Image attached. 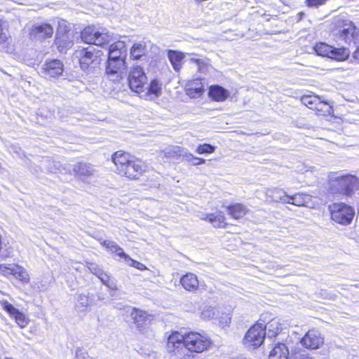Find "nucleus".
<instances>
[{"label": "nucleus", "mask_w": 359, "mask_h": 359, "mask_svg": "<svg viewBox=\"0 0 359 359\" xmlns=\"http://www.w3.org/2000/svg\"><path fill=\"white\" fill-rule=\"evenodd\" d=\"M111 158L117 173L130 180H137L145 171L144 163L129 153L118 151Z\"/></svg>", "instance_id": "f257e3e1"}, {"label": "nucleus", "mask_w": 359, "mask_h": 359, "mask_svg": "<svg viewBox=\"0 0 359 359\" xmlns=\"http://www.w3.org/2000/svg\"><path fill=\"white\" fill-rule=\"evenodd\" d=\"M183 344L184 349L181 348V354L183 356L181 359H194L193 353H201L208 349L211 341L209 338L198 333H184L181 331V344Z\"/></svg>", "instance_id": "f03ea898"}, {"label": "nucleus", "mask_w": 359, "mask_h": 359, "mask_svg": "<svg viewBox=\"0 0 359 359\" xmlns=\"http://www.w3.org/2000/svg\"><path fill=\"white\" fill-rule=\"evenodd\" d=\"M83 42L102 46L113 41L112 36L105 29H98L94 26L86 27L81 34Z\"/></svg>", "instance_id": "7ed1b4c3"}, {"label": "nucleus", "mask_w": 359, "mask_h": 359, "mask_svg": "<svg viewBox=\"0 0 359 359\" xmlns=\"http://www.w3.org/2000/svg\"><path fill=\"white\" fill-rule=\"evenodd\" d=\"M76 54L79 57L81 67L84 71L98 67L103 55L102 50L92 46L77 50Z\"/></svg>", "instance_id": "20e7f679"}, {"label": "nucleus", "mask_w": 359, "mask_h": 359, "mask_svg": "<svg viewBox=\"0 0 359 359\" xmlns=\"http://www.w3.org/2000/svg\"><path fill=\"white\" fill-rule=\"evenodd\" d=\"M337 39L346 43L359 44V29L349 20H343L334 30Z\"/></svg>", "instance_id": "39448f33"}, {"label": "nucleus", "mask_w": 359, "mask_h": 359, "mask_svg": "<svg viewBox=\"0 0 359 359\" xmlns=\"http://www.w3.org/2000/svg\"><path fill=\"white\" fill-rule=\"evenodd\" d=\"M332 219L343 225L350 224L355 215L354 209L344 203H333L329 206Z\"/></svg>", "instance_id": "423d86ee"}, {"label": "nucleus", "mask_w": 359, "mask_h": 359, "mask_svg": "<svg viewBox=\"0 0 359 359\" xmlns=\"http://www.w3.org/2000/svg\"><path fill=\"white\" fill-rule=\"evenodd\" d=\"M266 332L264 330V323L258 321L247 332L243 342L248 348H256L261 346L264 341Z\"/></svg>", "instance_id": "0eeeda50"}, {"label": "nucleus", "mask_w": 359, "mask_h": 359, "mask_svg": "<svg viewBox=\"0 0 359 359\" xmlns=\"http://www.w3.org/2000/svg\"><path fill=\"white\" fill-rule=\"evenodd\" d=\"M128 84L131 90L140 94L144 92L147 77L142 67H134L128 74Z\"/></svg>", "instance_id": "6e6552de"}, {"label": "nucleus", "mask_w": 359, "mask_h": 359, "mask_svg": "<svg viewBox=\"0 0 359 359\" xmlns=\"http://www.w3.org/2000/svg\"><path fill=\"white\" fill-rule=\"evenodd\" d=\"M340 192L345 195H351L359 187L357 177L352 175L338 176L335 177Z\"/></svg>", "instance_id": "1a4fd4ad"}, {"label": "nucleus", "mask_w": 359, "mask_h": 359, "mask_svg": "<svg viewBox=\"0 0 359 359\" xmlns=\"http://www.w3.org/2000/svg\"><path fill=\"white\" fill-rule=\"evenodd\" d=\"M300 343L308 349H317L323 344L324 337L318 330L313 329L306 332Z\"/></svg>", "instance_id": "9d476101"}, {"label": "nucleus", "mask_w": 359, "mask_h": 359, "mask_svg": "<svg viewBox=\"0 0 359 359\" xmlns=\"http://www.w3.org/2000/svg\"><path fill=\"white\" fill-rule=\"evenodd\" d=\"M126 67V61L108 58L106 74L111 80L117 81L121 78L122 72Z\"/></svg>", "instance_id": "9b49d317"}, {"label": "nucleus", "mask_w": 359, "mask_h": 359, "mask_svg": "<svg viewBox=\"0 0 359 359\" xmlns=\"http://www.w3.org/2000/svg\"><path fill=\"white\" fill-rule=\"evenodd\" d=\"M73 172L75 175L83 182L98 176L97 170L90 164L83 162L74 165Z\"/></svg>", "instance_id": "f8f14e48"}, {"label": "nucleus", "mask_w": 359, "mask_h": 359, "mask_svg": "<svg viewBox=\"0 0 359 359\" xmlns=\"http://www.w3.org/2000/svg\"><path fill=\"white\" fill-rule=\"evenodd\" d=\"M1 304L3 309L10 315V316L14 318L20 327L24 328L28 325L29 319L25 316V313L15 308L6 300L1 302Z\"/></svg>", "instance_id": "ddd939ff"}, {"label": "nucleus", "mask_w": 359, "mask_h": 359, "mask_svg": "<svg viewBox=\"0 0 359 359\" xmlns=\"http://www.w3.org/2000/svg\"><path fill=\"white\" fill-rule=\"evenodd\" d=\"M63 72L62 63L57 60L46 62L41 69V74L46 78H55Z\"/></svg>", "instance_id": "4468645a"}, {"label": "nucleus", "mask_w": 359, "mask_h": 359, "mask_svg": "<svg viewBox=\"0 0 359 359\" xmlns=\"http://www.w3.org/2000/svg\"><path fill=\"white\" fill-rule=\"evenodd\" d=\"M0 270L5 273L13 275L23 283H28L29 282V275L27 271L21 266L15 264L12 267H8L4 264H1L0 265Z\"/></svg>", "instance_id": "2eb2a0df"}, {"label": "nucleus", "mask_w": 359, "mask_h": 359, "mask_svg": "<svg viewBox=\"0 0 359 359\" xmlns=\"http://www.w3.org/2000/svg\"><path fill=\"white\" fill-rule=\"evenodd\" d=\"M60 27L59 29L56 33L55 44L57 46L60 50L67 49L72 46V40L69 36V33L65 28L64 30L61 29L62 25H65V21L60 22L58 23Z\"/></svg>", "instance_id": "dca6fc26"}, {"label": "nucleus", "mask_w": 359, "mask_h": 359, "mask_svg": "<svg viewBox=\"0 0 359 359\" xmlns=\"http://www.w3.org/2000/svg\"><path fill=\"white\" fill-rule=\"evenodd\" d=\"M53 34V28L50 24L48 23H43L36 25L32 29L30 32L31 37L37 40H42L46 38H50L52 36Z\"/></svg>", "instance_id": "f3484780"}, {"label": "nucleus", "mask_w": 359, "mask_h": 359, "mask_svg": "<svg viewBox=\"0 0 359 359\" xmlns=\"http://www.w3.org/2000/svg\"><path fill=\"white\" fill-rule=\"evenodd\" d=\"M201 219L208 221L215 228H224L226 226L224 214L222 211L214 213H201Z\"/></svg>", "instance_id": "a211bd4d"}, {"label": "nucleus", "mask_w": 359, "mask_h": 359, "mask_svg": "<svg viewBox=\"0 0 359 359\" xmlns=\"http://www.w3.org/2000/svg\"><path fill=\"white\" fill-rule=\"evenodd\" d=\"M126 56L127 49L123 41L112 43L108 50V58L126 61Z\"/></svg>", "instance_id": "6ab92c4d"}, {"label": "nucleus", "mask_w": 359, "mask_h": 359, "mask_svg": "<svg viewBox=\"0 0 359 359\" xmlns=\"http://www.w3.org/2000/svg\"><path fill=\"white\" fill-rule=\"evenodd\" d=\"M209 97L216 102H224L230 95L229 91L219 85H213L209 88Z\"/></svg>", "instance_id": "aec40b11"}, {"label": "nucleus", "mask_w": 359, "mask_h": 359, "mask_svg": "<svg viewBox=\"0 0 359 359\" xmlns=\"http://www.w3.org/2000/svg\"><path fill=\"white\" fill-rule=\"evenodd\" d=\"M204 90L203 84L201 79H196L190 81L186 88L187 95L191 98L201 97Z\"/></svg>", "instance_id": "412c9836"}, {"label": "nucleus", "mask_w": 359, "mask_h": 359, "mask_svg": "<svg viewBox=\"0 0 359 359\" xmlns=\"http://www.w3.org/2000/svg\"><path fill=\"white\" fill-rule=\"evenodd\" d=\"M144 93L146 100H154L161 95V85L157 79H153L149 86H145Z\"/></svg>", "instance_id": "4be33fe9"}, {"label": "nucleus", "mask_w": 359, "mask_h": 359, "mask_svg": "<svg viewBox=\"0 0 359 359\" xmlns=\"http://www.w3.org/2000/svg\"><path fill=\"white\" fill-rule=\"evenodd\" d=\"M289 350L285 344L278 343L270 351L269 359H290Z\"/></svg>", "instance_id": "5701e85b"}, {"label": "nucleus", "mask_w": 359, "mask_h": 359, "mask_svg": "<svg viewBox=\"0 0 359 359\" xmlns=\"http://www.w3.org/2000/svg\"><path fill=\"white\" fill-rule=\"evenodd\" d=\"M289 198L290 201L287 202V203L296 206L309 207V203L311 201V196L309 194L303 193H297L294 195H289Z\"/></svg>", "instance_id": "b1692460"}, {"label": "nucleus", "mask_w": 359, "mask_h": 359, "mask_svg": "<svg viewBox=\"0 0 359 359\" xmlns=\"http://www.w3.org/2000/svg\"><path fill=\"white\" fill-rule=\"evenodd\" d=\"M229 214L235 219L243 217L249 210L242 203H234L226 207Z\"/></svg>", "instance_id": "393cba45"}, {"label": "nucleus", "mask_w": 359, "mask_h": 359, "mask_svg": "<svg viewBox=\"0 0 359 359\" xmlns=\"http://www.w3.org/2000/svg\"><path fill=\"white\" fill-rule=\"evenodd\" d=\"M264 323V330L269 338L275 337L282 330L281 324L277 319H272L266 324Z\"/></svg>", "instance_id": "a878e982"}, {"label": "nucleus", "mask_w": 359, "mask_h": 359, "mask_svg": "<svg viewBox=\"0 0 359 359\" xmlns=\"http://www.w3.org/2000/svg\"><path fill=\"white\" fill-rule=\"evenodd\" d=\"M181 285L189 291L195 290L198 287V280L194 273H189L181 277Z\"/></svg>", "instance_id": "bb28decb"}, {"label": "nucleus", "mask_w": 359, "mask_h": 359, "mask_svg": "<svg viewBox=\"0 0 359 359\" xmlns=\"http://www.w3.org/2000/svg\"><path fill=\"white\" fill-rule=\"evenodd\" d=\"M267 196L275 202L287 203V202L290 201L289 195L281 189L275 188L273 189L268 190Z\"/></svg>", "instance_id": "cd10ccee"}, {"label": "nucleus", "mask_w": 359, "mask_h": 359, "mask_svg": "<svg viewBox=\"0 0 359 359\" xmlns=\"http://www.w3.org/2000/svg\"><path fill=\"white\" fill-rule=\"evenodd\" d=\"M131 316L137 328L141 329L146 325L149 315L142 310L133 309Z\"/></svg>", "instance_id": "c85d7f7f"}, {"label": "nucleus", "mask_w": 359, "mask_h": 359, "mask_svg": "<svg viewBox=\"0 0 359 359\" xmlns=\"http://www.w3.org/2000/svg\"><path fill=\"white\" fill-rule=\"evenodd\" d=\"M41 171H47L48 172H62L60 164L49 158H44L41 161Z\"/></svg>", "instance_id": "c756f323"}, {"label": "nucleus", "mask_w": 359, "mask_h": 359, "mask_svg": "<svg viewBox=\"0 0 359 359\" xmlns=\"http://www.w3.org/2000/svg\"><path fill=\"white\" fill-rule=\"evenodd\" d=\"M167 350L170 353L179 352L180 348V333L177 331L172 332L168 337Z\"/></svg>", "instance_id": "7c9ffc66"}, {"label": "nucleus", "mask_w": 359, "mask_h": 359, "mask_svg": "<svg viewBox=\"0 0 359 359\" xmlns=\"http://www.w3.org/2000/svg\"><path fill=\"white\" fill-rule=\"evenodd\" d=\"M147 52L146 43L144 41H140L139 43H134L130 49V57L133 60L140 59L141 57L146 55Z\"/></svg>", "instance_id": "2f4dec72"}, {"label": "nucleus", "mask_w": 359, "mask_h": 359, "mask_svg": "<svg viewBox=\"0 0 359 359\" xmlns=\"http://www.w3.org/2000/svg\"><path fill=\"white\" fill-rule=\"evenodd\" d=\"M101 244L106 247V248L111 252L112 253H116L119 257L122 259H125V257L127 256V254H126L123 249L117 245L116 243H115L113 241H103L101 242Z\"/></svg>", "instance_id": "473e14b6"}, {"label": "nucleus", "mask_w": 359, "mask_h": 359, "mask_svg": "<svg viewBox=\"0 0 359 359\" xmlns=\"http://www.w3.org/2000/svg\"><path fill=\"white\" fill-rule=\"evenodd\" d=\"M349 55L350 51L348 48H346L344 47H333V50L332 51V54L330 58L337 61H344L346 60L349 57Z\"/></svg>", "instance_id": "72a5a7b5"}, {"label": "nucleus", "mask_w": 359, "mask_h": 359, "mask_svg": "<svg viewBox=\"0 0 359 359\" xmlns=\"http://www.w3.org/2000/svg\"><path fill=\"white\" fill-rule=\"evenodd\" d=\"M332 50L333 46L323 42L318 43L314 46V50L317 55L329 58L330 57Z\"/></svg>", "instance_id": "f704fd0d"}, {"label": "nucleus", "mask_w": 359, "mask_h": 359, "mask_svg": "<svg viewBox=\"0 0 359 359\" xmlns=\"http://www.w3.org/2000/svg\"><path fill=\"white\" fill-rule=\"evenodd\" d=\"M90 302L91 301L88 295L79 294L77 297V304H76V306L80 311H83L90 305Z\"/></svg>", "instance_id": "c9c22d12"}, {"label": "nucleus", "mask_w": 359, "mask_h": 359, "mask_svg": "<svg viewBox=\"0 0 359 359\" xmlns=\"http://www.w3.org/2000/svg\"><path fill=\"white\" fill-rule=\"evenodd\" d=\"M218 313L219 311L215 307L211 306H205L201 311V318L203 319H211L215 318V316L218 317Z\"/></svg>", "instance_id": "e433bc0d"}, {"label": "nucleus", "mask_w": 359, "mask_h": 359, "mask_svg": "<svg viewBox=\"0 0 359 359\" xmlns=\"http://www.w3.org/2000/svg\"><path fill=\"white\" fill-rule=\"evenodd\" d=\"M168 56L170 63L176 72L180 71V52L176 50H168Z\"/></svg>", "instance_id": "4c0bfd02"}, {"label": "nucleus", "mask_w": 359, "mask_h": 359, "mask_svg": "<svg viewBox=\"0 0 359 359\" xmlns=\"http://www.w3.org/2000/svg\"><path fill=\"white\" fill-rule=\"evenodd\" d=\"M123 260L125 263L128 266H133L137 269L144 270L147 269V267L143 264L133 259L128 255Z\"/></svg>", "instance_id": "58836bf2"}, {"label": "nucleus", "mask_w": 359, "mask_h": 359, "mask_svg": "<svg viewBox=\"0 0 359 359\" xmlns=\"http://www.w3.org/2000/svg\"><path fill=\"white\" fill-rule=\"evenodd\" d=\"M215 147L210 144H200L197 149L196 152L198 154H211L215 151Z\"/></svg>", "instance_id": "ea45409f"}, {"label": "nucleus", "mask_w": 359, "mask_h": 359, "mask_svg": "<svg viewBox=\"0 0 359 359\" xmlns=\"http://www.w3.org/2000/svg\"><path fill=\"white\" fill-rule=\"evenodd\" d=\"M191 60L194 61V62L196 64L198 70L201 72V73L205 74L207 72H208L209 66L204 62L203 60L200 59H191Z\"/></svg>", "instance_id": "a19ab883"}, {"label": "nucleus", "mask_w": 359, "mask_h": 359, "mask_svg": "<svg viewBox=\"0 0 359 359\" xmlns=\"http://www.w3.org/2000/svg\"><path fill=\"white\" fill-rule=\"evenodd\" d=\"M302 102L310 109L316 108V97L311 96H304L302 97Z\"/></svg>", "instance_id": "79ce46f5"}, {"label": "nucleus", "mask_w": 359, "mask_h": 359, "mask_svg": "<svg viewBox=\"0 0 359 359\" xmlns=\"http://www.w3.org/2000/svg\"><path fill=\"white\" fill-rule=\"evenodd\" d=\"M6 22L0 18V45L5 43L8 40V36L4 31Z\"/></svg>", "instance_id": "37998d69"}, {"label": "nucleus", "mask_w": 359, "mask_h": 359, "mask_svg": "<svg viewBox=\"0 0 359 359\" xmlns=\"http://www.w3.org/2000/svg\"><path fill=\"white\" fill-rule=\"evenodd\" d=\"M88 268L89 269V271L93 273L94 275H95L97 278L102 275V273L104 272V271L100 269L99 267V266H97V264H92V263H89L88 264Z\"/></svg>", "instance_id": "c03bdc74"}, {"label": "nucleus", "mask_w": 359, "mask_h": 359, "mask_svg": "<svg viewBox=\"0 0 359 359\" xmlns=\"http://www.w3.org/2000/svg\"><path fill=\"white\" fill-rule=\"evenodd\" d=\"M76 359H93L88 353L83 349L78 348L76 351Z\"/></svg>", "instance_id": "a18cd8bd"}, {"label": "nucleus", "mask_w": 359, "mask_h": 359, "mask_svg": "<svg viewBox=\"0 0 359 359\" xmlns=\"http://www.w3.org/2000/svg\"><path fill=\"white\" fill-rule=\"evenodd\" d=\"M219 323L224 326L230 323L231 320V315L228 313H222L221 316H219Z\"/></svg>", "instance_id": "49530a36"}, {"label": "nucleus", "mask_w": 359, "mask_h": 359, "mask_svg": "<svg viewBox=\"0 0 359 359\" xmlns=\"http://www.w3.org/2000/svg\"><path fill=\"white\" fill-rule=\"evenodd\" d=\"M327 0H306V3L309 7H318L324 4Z\"/></svg>", "instance_id": "de8ad7c7"}, {"label": "nucleus", "mask_w": 359, "mask_h": 359, "mask_svg": "<svg viewBox=\"0 0 359 359\" xmlns=\"http://www.w3.org/2000/svg\"><path fill=\"white\" fill-rule=\"evenodd\" d=\"M183 158H185L186 161H191V160L198 161L200 165L203 164L205 162V159L195 157L191 154H183Z\"/></svg>", "instance_id": "09e8293b"}, {"label": "nucleus", "mask_w": 359, "mask_h": 359, "mask_svg": "<svg viewBox=\"0 0 359 359\" xmlns=\"http://www.w3.org/2000/svg\"><path fill=\"white\" fill-rule=\"evenodd\" d=\"M98 278L102 281L103 284L109 282V280L111 279L109 275L104 271L98 277Z\"/></svg>", "instance_id": "8fccbe9b"}, {"label": "nucleus", "mask_w": 359, "mask_h": 359, "mask_svg": "<svg viewBox=\"0 0 359 359\" xmlns=\"http://www.w3.org/2000/svg\"><path fill=\"white\" fill-rule=\"evenodd\" d=\"M290 359H313L312 357H310L305 354H295L294 356L292 355Z\"/></svg>", "instance_id": "3c124183"}, {"label": "nucleus", "mask_w": 359, "mask_h": 359, "mask_svg": "<svg viewBox=\"0 0 359 359\" xmlns=\"http://www.w3.org/2000/svg\"><path fill=\"white\" fill-rule=\"evenodd\" d=\"M104 285H105L107 287H109V289H111V290H117V287H116V283H115L113 280H111V279H110V280H109V282L106 283Z\"/></svg>", "instance_id": "603ef678"}, {"label": "nucleus", "mask_w": 359, "mask_h": 359, "mask_svg": "<svg viewBox=\"0 0 359 359\" xmlns=\"http://www.w3.org/2000/svg\"><path fill=\"white\" fill-rule=\"evenodd\" d=\"M357 49L353 53V58L355 60H356L358 62H359V44H358Z\"/></svg>", "instance_id": "864d4df0"}, {"label": "nucleus", "mask_w": 359, "mask_h": 359, "mask_svg": "<svg viewBox=\"0 0 359 359\" xmlns=\"http://www.w3.org/2000/svg\"><path fill=\"white\" fill-rule=\"evenodd\" d=\"M30 170L33 173L36 175L39 173V170L37 168H30Z\"/></svg>", "instance_id": "5fc2aeb1"}, {"label": "nucleus", "mask_w": 359, "mask_h": 359, "mask_svg": "<svg viewBox=\"0 0 359 359\" xmlns=\"http://www.w3.org/2000/svg\"><path fill=\"white\" fill-rule=\"evenodd\" d=\"M197 309L196 305H193L191 309H187V311H194Z\"/></svg>", "instance_id": "6e6d98bb"}, {"label": "nucleus", "mask_w": 359, "mask_h": 359, "mask_svg": "<svg viewBox=\"0 0 359 359\" xmlns=\"http://www.w3.org/2000/svg\"><path fill=\"white\" fill-rule=\"evenodd\" d=\"M192 165H200L199 164V162L198 161H194V160H191V161H189Z\"/></svg>", "instance_id": "4d7b16f0"}, {"label": "nucleus", "mask_w": 359, "mask_h": 359, "mask_svg": "<svg viewBox=\"0 0 359 359\" xmlns=\"http://www.w3.org/2000/svg\"><path fill=\"white\" fill-rule=\"evenodd\" d=\"M233 359H250V358H248L243 355H238V356L233 358Z\"/></svg>", "instance_id": "13d9d810"}, {"label": "nucleus", "mask_w": 359, "mask_h": 359, "mask_svg": "<svg viewBox=\"0 0 359 359\" xmlns=\"http://www.w3.org/2000/svg\"><path fill=\"white\" fill-rule=\"evenodd\" d=\"M180 55H181V62H182L185 57V55L182 52H181Z\"/></svg>", "instance_id": "bf43d9fd"}, {"label": "nucleus", "mask_w": 359, "mask_h": 359, "mask_svg": "<svg viewBox=\"0 0 359 359\" xmlns=\"http://www.w3.org/2000/svg\"><path fill=\"white\" fill-rule=\"evenodd\" d=\"M2 248V241H1V236L0 235V250Z\"/></svg>", "instance_id": "052dcab7"}, {"label": "nucleus", "mask_w": 359, "mask_h": 359, "mask_svg": "<svg viewBox=\"0 0 359 359\" xmlns=\"http://www.w3.org/2000/svg\"><path fill=\"white\" fill-rule=\"evenodd\" d=\"M298 15L299 16V19H301L302 18V16L304 15V13H299Z\"/></svg>", "instance_id": "680f3d73"}]
</instances>
